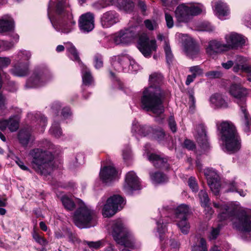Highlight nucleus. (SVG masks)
<instances>
[{
  "label": "nucleus",
  "mask_w": 251,
  "mask_h": 251,
  "mask_svg": "<svg viewBox=\"0 0 251 251\" xmlns=\"http://www.w3.org/2000/svg\"><path fill=\"white\" fill-rule=\"evenodd\" d=\"M210 100L212 104L217 107L226 108L227 106V103L221 94H215L212 95Z\"/></svg>",
  "instance_id": "33"
},
{
  "label": "nucleus",
  "mask_w": 251,
  "mask_h": 251,
  "mask_svg": "<svg viewBox=\"0 0 251 251\" xmlns=\"http://www.w3.org/2000/svg\"><path fill=\"white\" fill-rule=\"evenodd\" d=\"M8 127V120H4L0 121V130L3 131Z\"/></svg>",
  "instance_id": "64"
},
{
  "label": "nucleus",
  "mask_w": 251,
  "mask_h": 251,
  "mask_svg": "<svg viewBox=\"0 0 251 251\" xmlns=\"http://www.w3.org/2000/svg\"><path fill=\"white\" fill-rule=\"evenodd\" d=\"M0 45L1 46H2L5 50H8L11 49L14 46V44L12 42L7 41H3L2 44H0Z\"/></svg>",
  "instance_id": "63"
},
{
  "label": "nucleus",
  "mask_w": 251,
  "mask_h": 251,
  "mask_svg": "<svg viewBox=\"0 0 251 251\" xmlns=\"http://www.w3.org/2000/svg\"><path fill=\"white\" fill-rule=\"evenodd\" d=\"M11 60L8 57H0V68L7 67L10 63Z\"/></svg>",
  "instance_id": "55"
},
{
  "label": "nucleus",
  "mask_w": 251,
  "mask_h": 251,
  "mask_svg": "<svg viewBox=\"0 0 251 251\" xmlns=\"http://www.w3.org/2000/svg\"><path fill=\"white\" fill-rule=\"evenodd\" d=\"M206 50L207 53L214 58L218 54L227 50L225 44H221L217 41H212L209 43Z\"/></svg>",
  "instance_id": "18"
},
{
  "label": "nucleus",
  "mask_w": 251,
  "mask_h": 251,
  "mask_svg": "<svg viewBox=\"0 0 251 251\" xmlns=\"http://www.w3.org/2000/svg\"><path fill=\"white\" fill-rule=\"evenodd\" d=\"M204 174L211 191L214 195H218L221 184L219 176L216 171L213 169L207 168L204 170Z\"/></svg>",
  "instance_id": "12"
},
{
  "label": "nucleus",
  "mask_w": 251,
  "mask_h": 251,
  "mask_svg": "<svg viewBox=\"0 0 251 251\" xmlns=\"http://www.w3.org/2000/svg\"><path fill=\"white\" fill-rule=\"evenodd\" d=\"M192 251H207L206 241L203 238H197L192 246Z\"/></svg>",
  "instance_id": "36"
},
{
  "label": "nucleus",
  "mask_w": 251,
  "mask_h": 251,
  "mask_svg": "<svg viewBox=\"0 0 251 251\" xmlns=\"http://www.w3.org/2000/svg\"><path fill=\"white\" fill-rule=\"evenodd\" d=\"M50 131L56 138L59 137L62 135V131L60 127L56 124L52 125Z\"/></svg>",
  "instance_id": "47"
},
{
  "label": "nucleus",
  "mask_w": 251,
  "mask_h": 251,
  "mask_svg": "<svg viewBox=\"0 0 251 251\" xmlns=\"http://www.w3.org/2000/svg\"><path fill=\"white\" fill-rule=\"evenodd\" d=\"M15 161L16 164L21 169L24 171H27L31 172L30 170L27 166L25 165L24 163L19 158H17Z\"/></svg>",
  "instance_id": "61"
},
{
  "label": "nucleus",
  "mask_w": 251,
  "mask_h": 251,
  "mask_svg": "<svg viewBox=\"0 0 251 251\" xmlns=\"http://www.w3.org/2000/svg\"><path fill=\"white\" fill-rule=\"evenodd\" d=\"M156 41L150 40L145 34L141 35L138 42V48L145 57H150L152 51L156 50Z\"/></svg>",
  "instance_id": "11"
},
{
  "label": "nucleus",
  "mask_w": 251,
  "mask_h": 251,
  "mask_svg": "<svg viewBox=\"0 0 251 251\" xmlns=\"http://www.w3.org/2000/svg\"><path fill=\"white\" fill-rule=\"evenodd\" d=\"M111 228L112 235L117 244L126 247H133V237L121 219L113 221Z\"/></svg>",
  "instance_id": "6"
},
{
  "label": "nucleus",
  "mask_w": 251,
  "mask_h": 251,
  "mask_svg": "<svg viewBox=\"0 0 251 251\" xmlns=\"http://www.w3.org/2000/svg\"><path fill=\"white\" fill-rule=\"evenodd\" d=\"M221 139L229 153L238 151L241 148V140L235 126L230 122H223L220 125Z\"/></svg>",
  "instance_id": "4"
},
{
  "label": "nucleus",
  "mask_w": 251,
  "mask_h": 251,
  "mask_svg": "<svg viewBox=\"0 0 251 251\" xmlns=\"http://www.w3.org/2000/svg\"><path fill=\"white\" fill-rule=\"evenodd\" d=\"M17 138L20 144L24 147H26L33 138L31 131L28 128L21 129L18 132Z\"/></svg>",
  "instance_id": "24"
},
{
  "label": "nucleus",
  "mask_w": 251,
  "mask_h": 251,
  "mask_svg": "<svg viewBox=\"0 0 251 251\" xmlns=\"http://www.w3.org/2000/svg\"><path fill=\"white\" fill-rule=\"evenodd\" d=\"M32 235L33 238L35 240V241L39 244L41 246H46L48 244V241L46 239H45L44 237L39 234V233L35 230V229H33V232L32 233Z\"/></svg>",
  "instance_id": "42"
},
{
  "label": "nucleus",
  "mask_w": 251,
  "mask_h": 251,
  "mask_svg": "<svg viewBox=\"0 0 251 251\" xmlns=\"http://www.w3.org/2000/svg\"><path fill=\"white\" fill-rule=\"evenodd\" d=\"M163 77L161 74L153 73L150 76V85L145 88L141 98V106L146 111H151L156 115L164 112L163 102L165 93L160 88Z\"/></svg>",
  "instance_id": "1"
},
{
  "label": "nucleus",
  "mask_w": 251,
  "mask_h": 251,
  "mask_svg": "<svg viewBox=\"0 0 251 251\" xmlns=\"http://www.w3.org/2000/svg\"><path fill=\"white\" fill-rule=\"evenodd\" d=\"M62 203L64 207L68 210H73L75 207L74 202L68 197L63 196L61 198Z\"/></svg>",
  "instance_id": "40"
},
{
  "label": "nucleus",
  "mask_w": 251,
  "mask_h": 251,
  "mask_svg": "<svg viewBox=\"0 0 251 251\" xmlns=\"http://www.w3.org/2000/svg\"><path fill=\"white\" fill-rule=\"evenodd\" d=\"M183 145L185 148L189 150H193L195 147L194 143L192 141L188 139L184 141Z\"/></svg>",
  "instance_id": "60"
},
{
  "label": "nucleus",
  "mask_w": 251,
  "mask_h": 251,
  "mask_svg": "<svg viewBox=\"0 0 251 251\" xmlns=\"http://www.w3.org/2000/svg\"><path fill=\"white\" fill-rule=\"evenodd\" d=\"M168 124L170 128L173 132L176 131V125L175 121L174 118L172 116L170 117L169 119Z\"/></svg>",
  "instance_id": "54"
},
{
  "label": "nucleus",
  "mask_w": 251,
  "mask_h": 251,
  "mask_svg": "<svg viewBox=\"0 0 251 251\" xmlns=\"http://www.w3.org/2000/svg\"><path fill=\"white\" fill-rule=\"evenodd\" d=\"M188 9V5L184 3L181 4L176 7L175 17L178 22L186 23L192 19Z\"/></svg>",
  "instance_id": "16"
},
{
  "label": "nucleus",
  "mask_w": 251,
  "mask_h": 251,
  "mask_svg": "<svg viewBox=\"0 0 251 251\" xmlns=\"http://www.w3.org/2000/svg\"><path fill=\"white\" fill-rule=\"evenodd\" d=\"M227 50L235 49L242 47L245 43V40L242 35L234 32L230 33L225 36Z\"/></svg>",
  "instance_id": "15"
},
{
  "label": "nucleus",
  "mask_w": 251,
  "mask_h": 251,
  "mask_svg": "<svg viewBox=\"0 0 251 251\" xmlns=\"http://www.w3.org/2000/svg\"><path fill=\"white\" fill-rule=\"evenodd\" d=\"M129 64V69L130 67L131 69L134 71H136L138 69V65L135 63L134 60H130L129 57L127 55H124L118 58L117 61H114L113 65L116 70L120 71V68L119 67L120 65H124V64Z\"/></svg>",
  "instance_id": "26"
},
{
  "label": "nucleus",
  "mask_w": 251,
  "mask_h": 251,
  "mask_svg": "<svg viewBox=\"0 0 251 251\" xmlns=\"http://www.w3.org/2000/svg\"><path fill=\"white\" fill-rule=\"evenodd\" d=\"M205 75L210 78H218L222 75V73L217 71H209L206 73Z\"/></svg>",
  "instance_id": "53"
},
{
  "label": "nucleus",
  "mask_w": 251,
  "mask_h": 251,
  "mask_svg": "<svg viewBox=\"0 0 251 251\" xmlns=\"http://www.w3.org/2000/svg\"><path fill=\"white\" fill-rule=\"evenodd\" d=\"M165 20L167 26L168 28H172L174 25V21L173 17L168 13H165Z\"/></svg>",
  "instance_id": "56"
},
{
  "label": "nucleus",
  "mask_w": 251,
  "mask_h": 251,
  "mask_svg": "<svg viewBox=\"0 0 251 251\" xmlns=\"http://www.w3.org/2000/svg\"><path fill=\"white\" fill-rule=\"evenodd\" d=\"M229 218L234 228L242 232L251 231V215L246 211L234 209L231 211Z\"/></svg>",
  "instance_id": "7"
},
{
  "label": "nucleus",
  "mask_w": 251,
  "mask_h": 251,
  "mask_svg": "<svg viewBox=\"0 0 251 251\" xmlns=\"http://www.w3.org/2000/svg\"><path fill=\"white\" fill-rule=\"evenodd\" d=\"M82 80L83 83L86 85H90L93 81V77L90 71L85 67L82 71Z\"/></svg>",
  "instance_id": "39"
},
{
  "label": "nucleus",
  "mask_w": 251,
  "mask_h": 251,
  "mask_svg": "<svg viewBox=\"0 0 251 251\" xmlns=\"http://www.w3.org/2000/svg\"><path fill=\"white\" fill-rule=\"evenodd\" d=\"M188 185L193 191L197 192L198 190V185L196 182V178L194 177H190L188 181Z\"/></svg>",
  "instance_id": "49"
},
{
  "label": "nucleus",
  "mask_w": 251,
  "mask_h": 251,
  "mask_svg": "<svg viewBox=\"0 0 251 251\" xmlns=\"http://www.w3.org/2000/svg\"><path fill=\"white\" fill-rule=\"evenodd\" d=\"M11 72L15 76H24L28 73V63L19 62L14 66Z\"/></svg>",
  "instance_id": "28"
},
{
  "label": "nucleus",
  "mask_w": 251,
  "mask_h": 251,
  "mask_svg": "<svg viewBox=\"0 0 251 251\" xmlns=\"http://www.w3.org/2000/svg\"><path fill=\"white\" fill-rule=\"evenodd\" d=\"M188 5V10L190 14L191 19L193 16H197L200 14L202 11V5L198 4L197 5L190 4Z\"/></svg>",
  "instance_id": "38"
},
{
  "label": "nucleus",
  "mask_w": 251,
  "mask_h": 251,
  "mask_svg": "<svg viewBox=\"0 0 251 251\" xmlns=\"http://www.w3.org/2000/svg\"><path fill=\"white\" fill-rule=\"evenodd\" d=\"M148 159L152 162L155 168L163 169H168L169 168L167 158L162 157L160 155L151 153L148 155Z\"/></svg>",
  "instance_id": "21"
},
{
  "label": "nucleus",
  "mask_w": 251,
  "mask_h": 251,
  "mask_svg": "<svg viewBox=\"0 0 251 251\" xmlns=\"http://www.w3.org/2000/svg\"><path fill=\"white\" fill-rule=\"evenodd\" d=\"M243 71L249 74L248 76V80L251 81V66L245 64L242 66Z\"/></svg>",
  "instance_id": "59"
},
{
  "label": "nucleus",
  "mask_w": 251,
  "mask_h": 251,
  "mask_svg": "<svg viewBox=\"0 0 251 251\" xmlns=\"http://www.w3.org/2000/svg\"><path fill=\"white\" fill-rule=\"evenodd\" d=\"M78 26L83 32H89L94 28V15L88 12L82 14L79 18Z\"/></svg>",
  "instance_id": "14"
},
{
  "label": "nucleus",
  "mask_w": 251,
  "mask_h": 251,
  "mask_svg": "<svg viewBox=\"0 0 251 251\" xmlns=\"http://www.w3.org/2000/svg\"><path fill=\"white\" fill-rule=\"evenodd\" d=\"M229 191L231 192L235 191L239 194V195L241 196L244 197L246 195V193L245 192H244L243 190H238L237 186L236 183L233 181L232 182L229 184Z\"/></svg>",
  "instance_id": "48"
},
{
  "label": "nucleus",
  "mask_w": 251,
  "mask_h": 251,
  "mask_svg": "<svg viewBox=\"0 0 251 251\" xmlns=\"http://www.w3.org/2000/svg\"><path fill=\"white\" fill-rule=\"evenodd\" d=\"M229 92L230 94L236 99V101L240 106L241 110L244 114V117L241 120L243 129L246 132H249L251 121L246 108L247 90L240 85L232 84L230 87Z\"/></svg>",
  "instance_id": "5"
},
{
  "label": "nucleus",
  "mask_w": 251,
  "mask_h": 251,
  "mask_svg": "<svg viewBox=\"0 0 251 251\" xmlns=\"http://www.w3.org/2000/svg\"><path fill=\"white\" fill-rule=\"evenodd\" d=\"M67 1L50 0L48 8V16L53 26L64 33L71 32L76 24Z\"/></svg>",
  "instance_id": "2"
},
{
  "label": "nucleus",
  "mask_w": 251,
  "mask_h": 251,
  "mask_svg": "<svg viewBox=\"0 0 251 251\" xmlns=\"http://www.w3.org/2000/svg\"><path fill=\"white\" fill-rule=\"evenodd\" d=\"M189 71L192 74V75H194L196 77L202 75L203 73V70L200 66H194L190 67Z\"/></svg>",
  "instance_id": "46"
},
{
  "label": "nucleus",
  "mask_w": 251,
  "mask_h": 251,
  "mask_svg": "<svg viewBox=\"0 0 251 251\" xmlns=\"http://www.w3.org/2000/svg\"><path fill=\"white\" fill-rule=\"evenodd\" d=\"M35 118L36 121L42 127H45L47 123V119L45 116L40 113H37L35 114Z\"/></svg>",
  "instance_id": "45"
},
{
  "label": "nucleus",
  "mask_w": 251,
  "mask_h": 251,
  "mask_svg": "<svg viewBox=\"0 0 251 251\" xmlns=\"http://www.w3.org/2000/svg\"><path fill=\"white\" fill-rule=\"evenodd\" d=\"M213 205L215 207L219 209L218 218L220 221H224L229 218L231 211L234 209V208H230L226 204L214 202Z\"/></svg>",
  "instance_id": "25"
},
{
  "label": "nucleus",
  "mask_w": 251,
  "mask_h": 251,
  "mask_svg": "<svg viewBox=\"0 0 251 251\" xmlns=\"http://www.w3.org/2000/svg\"><path fill=\"white\" fill-rule=\"evenodd\" d=\"M191 214V211L188 205L182 204L179 205L176 210V218H188Z\"/></svg>",
  "instance_id": "31"
},
{
  "label": "nucleus",
  "mask_w": 251,
  "mask_h": 251,
  "mask_svg": "<svg viewBox=\"0 0 251 251\" xmlns=\"http://www.w3.org/2000/svg\"><path fill=\"white\" fill-rule=\"evenodd\" d=\"M51 77V75L47 69H38L28 79L26 86L29 88L41 86L50 80Z\"/></svg>",
  "instance_id": "10"
},
{
  "label": "nucleus",
  "mask_w": 251,
  "mask_h": 251,
  "mask_svg": "<svg viewBox=\"0 0 251 251\" xmlns=\"http://www.w3.org/2000/svg\"><path fill=\"white\" fill-rule=\"evenodd\" d=\"M86 244L91 248L98 249L102 246V242L100 241L97 242L85 241Z\"/></svg>",
  "instance_id": "52"
},
{
  "label": "nucleus",
  "mask_w": 251,
  "mask_h": 251,
  "mask_svg": "<svg viewBox=\"0 0 251 251\" xmlns=\"http://www.w3.org/2000/svg\"><path fill=\"white\" fill-rule=\"evenodd\" d=\"M124 188L127 192L140 188L138 178L134 172L131 171L126 174Z\"/></svg>",
  "instance_id": "17"
},
{
  "label": "nucleus",
  "mask_w": 251,
  "mask_h": 251,
  "mask_svg": "<svg viewBox=\"0 0 251 251\" xmlns=\"http://www.w3.org/2000/svg\"><path fill=\"white\" fill-rule=\"evenodd\" d=\"M136 36L133 27L122 29L115 33L113 38L116 45L127 44L131 43Z\"/></svg>",
  "instance_id": "13"
},
{
  "label": "nucleus",
  "mask_w": 251,
  "mask_h": 251,
  "mask_svg": "<svg viewBox=\"0 0 251 251\" xmlns=\"http://www.w3.org/2000/svg\"><path fill=\"white\" fill-rule=\"evenodd\" d=\"M176 225L181 232L184 234H187L189 231L190 226L188 221V218H176Z\"/></svg>",
  "instance_id": "32"
},
{
  "label": "nucleus",
  "mask_w": 251,
  "mask_h": 251,
  "mask_svg": "<svg viewBox=\"0 0 251 251\" xmlns=\"http://www.w3.org/2000/svg\"><path fill=\"white\" fill-rule=\"evenodd\" d=\"M198 143L203 148H206L208 145V139L205 126L201 124L197 127V134L195 135Z\"/></svg>",
  "instance_id": "23"
},
{
  "label": "nucleus",
  "mask_w": 251,
  "mask_h": 251,
  "mask_svg": "<svg viewBox=\"0 0 251 251\" xmlns=\"http://www.w3.org/2000/svg\"><path fill=\"white\" fill-rule=\"evenodd\" d=\"M215 10L220 17L226 16L229 13L228 8L226 4L221 1L216 2Z\"/></svg>",
  "instance_id": "35"
},
{
  "label": "nucleus",
  "mask_w": 251,
  "mask_h": 251,
  "mask_svg": "<svg viewBox=\"0 0 251 251\" xmlns=\"http://www.w3.org/2000/svg\"><path fill=\"white\" fill-rule=\"evenodd\" d=\"M164 51L166 55V61L168 64H170L174 58V56L172 53L170 46L167 41L165 40L164 42Z\"/></svg>",
  "instance_id": "41"
},
{
  "label": "nucleus",
  "mask_w": 251,
  "mask_h": 251,
  "mask_svg": "<svg viewBox=\"0 0 251 251\" xmlns=\"http://www.w3.org/2000/svg\"><path fill=\"white\" fill-rule=\"evenodd\" d=\"M29 157L32 168L38 174L47 176L53 169V154L49 151L36 148L30 151Z\"/></svg>",
  "instance_id": "3"
},
{
  "label": "nucleus",
  "mask_w": 251,
  "mask_h": 251,
  "mask_svg": "<svg viewBox=\"0 0 251 251\" xmlns=\"http://www.w3.org/2000/svg\"><path fill=\"white\" fill-rule=\"evenodd\" d=\"M199 196L201 204L206 207V210L209 211V214L212 215L213 213V211L211 207L208 206L209 199L207 192L205 190H202L199 192Z\"/></svg>",
  "instance_id": "34"
},
{
  "label": "nucleus",
  "mask_w": 251,
  "mask_h": 251,
  "mask_svg": "<svg viewBox=\"0 0 251 251\" xmlns=\"http://www.w3.org/2000/svg\"><path fill=\"white\" fill-rule=\"evenodd\" d=\"M220 232V228H213L210 232L209 238L210 240L215 239Z\"/></svg>",
  "instance_id": "57"
},
{
  "label": "nucleus",
  "mask_w": 251,
  "mask_h": 251,
  "mask_svg": "<svg viewBox=\"0 0 251 251\" xmlns=\"http://www.w3.org/2000/svg\"><path fill=\"white\" fill-rule=\"evenodd\" d=\"M117 21L116 13L113 11H109L102 15L100 23L104 28H108L117 23Z\"/></svg>",
  "instance_id": "22"
},
{
  "label": "nucleus",
  "mask_w": 251,
  "mask_h": 251,
  "mask_svg": "<svg viewBox=\"0 0 251 251\" xmlns=\"http://www.w3.org/2000/svg\"><path fill=\"white\" fill-rule=\"evenodd\" d=\"M184 50L187 55L191 58L197 57L200 51L199 46L192 41L185 42Z\"/></svg>",
  "instance_id": "27"
},
{
  "label": "nucleus",
  "mask_w": 251,
  "mask_h": 251,
  "mask_svg": "<svg viewBox=\"0 0 251 251\" xmlns=\"http://www.w3.org/2000/svg\"><path fill=\"white\" fill-rule=\"evenodd\" d=\"M196 100L193 94H190L189 97V104L190 108L194 109L195 106Z\"/></svg>",
  "instance_id": "62"
},
{
  "label": "nucleus",
  "mask_w": 251,
  "mask_h": 251,
  "mask_svg": "<svg viewBox=\"0 0 251 251\" xmlns=\"http://www.w3.org/2000/svg\"><path fill=\"white\" fill-rule=\"evenodd\" d=\"M117 174V171L112 166L104 167L100 173V179L103 182L107 183L113 180Z\"/></svg>",
  "instance_id": "19"
},
{
  "label": "nucleus",
  "mask_w": 251,
  "mask_h": 251,
  "mask_svg": "<svg viewBox=\"0 0 251 251\" xmlns=\"http://www.w3.org/2000/svg\"><path fill=\"white\" fill-rule=\"evenodd\" d=\"M150 177L152 181L156 183L165 182L168 180L167 176L163 173L157 172L154 173H150Z\"/></svg>",
  "instance_id": "37"
},
{
  "label": "nucleus",
  "mask_w": 251,
  "mask_h": 251,
  "mask_svg": "<svg viewBox=\"0 0 251 251\" xmlns=\"http://www.w3.org/2000/svg\"><path fill=\"white\" fill-rule=\"evenodd\" d=\"M8 129L11 132L16 131L19 126V121L14 118H10L8 120Z\"/></svg>",
  "instance_id": "43"
},
{
  "label": "nucleus",
  "mask_w": 251,
  "mask_h": 251,
  "mask_svg": "<svg viewBox=\"0 0 251 251\" xmlns=\"http://www.w3.org/2000/svg\"><path fill=\"white\" fill-rule=\"evenodd\" d=\"M153 134L154 138L158 141L163 140L165 136V132L162 129L155 130Z\"/></svg>",
  "instance_id": "51"
},
{
  "label": "nucleus",
  "mask_w": 251,
  "mask_h": 251,
  "mask_svg": "<svg viewBox=\"0 0 251 251\" xmlns=\"http://www.w3.org/2000/svg\"><path fill=\"white\" fill-rule=\"evenodd\" d=\"M151 131L152 128L150 126H142L137 122H134L133 123L132 127V131L133 132L137 133L141 136H146Z\"/></svg>",
  "instance_id": "30"
},
{
  "label": "nucleus",
  "mask_w": 251,
  "mask_h": 251,
  "mask_svg": "<svg viewBox=\"0 0 251 251\" xmlns=\"http://www.w3.org/2000/svg\"><path fill=\"white\" fill-rule=\"evenodd\" d=\"M94 218L95 214L93 211L86 206H82L75 211L74 222L79 228H88L94 226Z\"/></svg>",
  "instance_id": "8"
},
{
  "label": "nucleus",
  "mask_w": 251,
  "mask_h": 251,
  "mask_svg": "<svg viewBox=\"0 0 251 251\" xmlns=\"http://www.w3.org/2000/svg\"><path fill=\"white\" fill-rule=\"evenodd\" d=\"M14 28V21L9 15H5L0 18V33L12 31Z\"/></svg>",
  "instance_id": "20"
},
{
  "label": "nucleus",
  "mask_w": 251,
  "mask_h": 251,
  "mask_svg": "<svg viewBox=\"0 0 251 251\" xmlns=\"http://www.w3.org/2000/svg\"><path fill=\"white\" fill-rule=\"evenodd\" d=\"M95 67L96 69H99L103 66L102 57L100 54H96L94 56Z\"/></svg>",
  "instance_id": "50"
},
{
  "label": "nucleus",
  "mask_w": 251,
  "mask_h": 251,
  "mask_svg": "<svg viewBox=\"0 0 251 251\" xmlns=\"http://www.w3.org/2000/svg\"><path fill=\"white\" fill-rule=\"evenodd\" d=\"M19 57L23 60H28L31 57V53L28 51H23L19 54Z\"/></svg>",
  "instance_id": "58"
},
{
  "label": "nucleus",
  "mask_w": 251,
  "mask_h": 251,
  "mask_svg": "<svg viewBox=\"0 0 251 251\" xmlns=\"http://www.w3.org/2000/svg\"><path fill=\"white\" fill-rule=\"evenodd\" d=\"M124 202L123 198L120 195H114L110 197L103 208V216L105 217H112L118 210L123 208Z\"/></svg>",
  "instance_id": "9"
},
{
  "label": "nucleus",
  "mask_w": 251,
  "mask_h": 251,
  "mask_svg": "<svg viewBox=\"0 0 251 251\" xmlns=\"http://www.w3.org/2000/svg\"><path fill=\"white\" fill-rule=\"evenodd\" d=\"M67 50L73 56V58L72 59L78 62L80 61L78 53L74 46L72 44L69 45V46L67 48Z\"/></svg>",
  "instance_id": "44"
},
{
  "label": "nucleus",
  "mask_w": 251,
  "mask_h": 251,
  "mask_svg": "<svg viewBox=\"0 0 251 251\" xmlns=\"http://www.w3.org/2000/svg\"><path fill=\"white\" fill-rule=\"evenodd\" d=\"M110 2L111 5L126 12L132 11L134 8V3L131 0H110Z\"/></svg>",
  "instance_id": "29"
}]
</instances>
